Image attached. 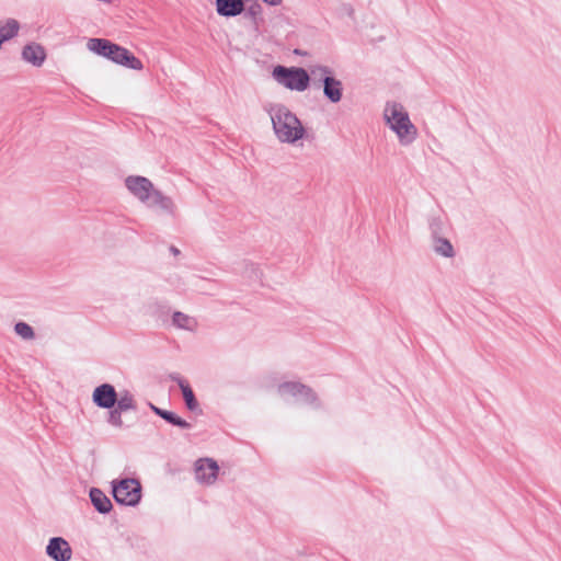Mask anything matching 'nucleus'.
<instances>
[{
    "mask_svg": "<svg viewBox=\"0 0 561 561\" xmlns=\"http://www.w3.org/2000/svg\"><path fill=\"white\" fill-rule=\"evenodd\" d=\"M274 134L276 138L283 144H295L302 139L306 135V129L297 117L287 106L279 103H270L265 105Z\"/></svg>",
    "mask_w": 561,
    "mask_h": 561,
    "instance_id": "f257e3e1",
    "label": "nucleus"
},
{
    "mask_svg": "<svg viewBox=\"0 0 561 561\" xmlns=\"http://www.w3.org/2000/svg\"><path fill=\"white\" fill-rule=\"evenodd\" d=\"M382 117L388 128L397 136L401 146H410L417 138V128L411 122L405 107L398 102H387Z\"/></svg>",
    "mask_w": 561,
    "mask_h": 561,
    "instance_id": "f03ea898",
    "label": "nucleus"
},
{
    "mask_svg": "<svg viewBox=\"0 0 561 561\" xmlns=\"http://www.w3.org/2000/svg\"><path fill=\"white\" fill-rule=\"evenodd\" d=\"M87 47L90 51L106 57L113 62L124 67L134 70H141L144 67L141 60L134 56L129 50L114 43H111L107 39L90 38L87 43Z\"/></svg>",
    "mask_w": 561,
    "mask_h": 561,
    "instance_id": "7ed1b4c3",
    "label": "nucleus"
},
{
    "mask_svg": "<svg viewBox=\"0 0 561 561\" xmlns=\"http://www.w3.org/2000/svg\"><path fill=\"white\" fill-rule=\"evenodd\" d=\"M273 79L284 88L304 92L309 88V72L300 67L276 66L272 71Z\"/></svg>",
    "mask_w": 561,
    "mask_h": 561,
    "instance_id": "20e7f679",
    "label": "nucleus"
},
{
    "mask_svg": "<svg viewBox=\"0 0 561 561\" xmlns=\"http://www.w3.org/2000/svg\"><path fill=\"white\" fill-rule=\"evenodd\" d=\"M113 496L119 504L135 506L141 499V485L136 479L113 481Z\"/></svg>",
    "mask_w": 561,
    "mask_h": 561,
    "instance_id": "39448f33",
    "label": "nucleus"
},
{
    "mask_svg": "<svg viewBox=\"0 0 561 561\" xmlns=\"http://www.w3.org/2000/svg\"><path fill=\"white\" fill-rule=\"evenodd\" d=\"M124 184L127 191L142 204L150 201L151 193L156 190L153 183L141 175H128Z\"/></svg>",
    "mask_w": 561,
    "mask_h": 561,
    "instance_id": "423d86ee",
    "label": "nucleus"
},
{
    "mask_svg": "<svg viewBox=\"0 0 561 561\" xmlns=\"http://www.w3.org/2000/svg\"><path fill=\"white\" fill-rule=\"evenodd\" d=\"M277 393L283 399L293 397L301 398L308 403H314L317 401V397L310 388L296 381H286L278 385Z\"/></svg>",
    "mask_w": 561,
    "mask_h": 561,
    "instance_id": "0eeeda50",
    "label": "nucleus"
},
{
    "mask_svg": "<svg viewBox=\"0 0 561 561\" xmlns=\"http://www.w3.org/2000/svg\"><path fill=\"white\" fill-rule=\"evenodd\" d=\"M219 467L211 458H201L195 462V478L206 485L213 484L218 476Z\"/></svg>",
    "mask_w": 561,
    "mask_h": 561,
    "instance_id": "6e6552de",
    "label": "nucleus"
},
{
    "mask_svg": "<svg viewBox=\"0 0 561 561\" xmlns=\"http://www.w3.org/2000/svg\"><path fill=\"white\" fill-rule=\"evenodd\" d=\"M21 58L24 62L39 68L44 65L47 58V53L42 44L30 42L22 47Z\"/></svg>",
    "mask_w": 561,
    "mask_h": 561,
    "instance_id": "1a4fd4ad",
    "label": "nucleus"
},
{
    "mask_svg": "<svg viewBox=\"0 0 561 561\" xmlns=\"http://www.w3.org/2000/svg\"><path fill=\"white\" fill-rule=\"evenodd\" d=\"M46 553L55 561H70L72 557L70 545L61 537H54L48 541Z\"/></svg>",
    "mask_w": 561,
    "mask_h": 561,
    "instance_id": "9d476101",
    "label": "nucleus"
},
{
    "mask_svg": "<svg viewBox=\"0 0 561 561\" xmlns=\"http://www.w3.org/2000/svg\"><path fill=\"white\" fill-rule=\"evenodd\" d=\"M144 204L149 208H157L160 213L167 216L174 217L176 215V205L174 201L170 196L164 195L158 188L151 193L150 201Z\"/></svg>",
    "mask_w": 561,
    "mask_h": 561,
    "instance_id": "9b49d317",
    "label": "nucleus"
},
{
    "mask_svg": "<svg viewBox=\"0 0 561 561\" xmlns=\"http://www.w3.org/2000/svg\"><path fill=\"white\" fill-rule=\"evenodd\" d=\"M93 402L102 409H112L117 401V392L110 383H102L92 393Z\"/></svg>",
    "mask_w": 561,
    "mask_h": 561,
    "instance_id": "f8f14e48",
    "label": "nucleus"
},
{
    "mask_svg": "<svg viewBox=\"0 0 561 561\" xmlns=\"http://www.w3.org/2000/svg\"><path fill=\"white\" fill-rule=\"evenodd\" d=\"M323 94L331 103H339L343 98V83L334 76L327 77L323 84Z\"/></svg>",
    "mask_w": 561,
    "mask_h": 561,
    "instance_id": "ddd939ff",
    "label": "nucleus"
},
{
    "mask_svg": "<svg viewBox=\"0 0 561 561\" xmlns=\"http://www.w3.org/2000/svg\"><path fill=\"white\" fill-rule=\"evenodd\" d=\"M217 13L221 16H236L243 12V0H216Z\"/></svg>",
    "mask_w": 561,
    "mask_h": 561,
    "instance_id": "4468645a",
    "label": "nucleus"
},
{
    "mask_svg": "<svg viewBox=\"0 0 561 561\" xmlns=\"http://www.w3.org/2000/svg\"><path fill=\"white\" fill-rule=\"evenodd\" d=\"M90 500L94 508L101 514L110 513L113 507L110 497L98 488L90 490Z\"/></svg>",
    "mask_w": 561,
    "mask_h": 561,
    "instance_id": "2eb2a0df",
    "label": "nucleus"
},
{
    "mask_svg": "<svg viewBox=\"0 0 561 561\" xmlns=\"http://www.w3.org/2000/svg\"><path fill=\"white\" fill-rule=\"evenodd\" d=\"M171 379L179 385L187 409L191 411H195L198 408V402L195 399L194 392L190 387L188 382L179 375H172Z\"/></svg>",
    "mask_w": 561,
    "mask_h": 561,
    "instance_id": "dca6fc26",
    "label": "nucleus"
},
{
    "mask_svg": "<svg viewBox=\"0 0 561 561\" xmlns=\"http://www.w3.org/2000/svg\"><path fill=\"white\" fill-rule=\"evenodd\" d=\"M172 324L178 329L186 330L190 332H194L198 328V321L196 318L181 311H175L172 314Z\"/></svg>",
    "mask_w": 561,
    "mask_h": 561,
    "instance_id": "f3484780",
    "label": "nucleus"
},
{
    "mask_svg": "<svg viewBox=\"0 0 561 561\" xmlns=\"http://www.w3.org/2000/svg\"><path fill=\"white\" fill-rule=\"evenodd\" d=\"M20 23L15 19H7L0 21V39L2 44L18 35Z\"/></svg>",
    "mask_w": 561,
    "mask_h": 561,
    "instance_id": "a211bd4d",
    "label": "nucleus"
},
{
    "mask_svg": "<svg viewBox=\"0 0 561 561\" xmlns=\"http://www.w3.org/2000/svg\"><path fill=\"white\" fill-rule=\"evenodd\" d=\"M310 80L312 79L314 83L319 82L324 84L327 77L333 76V69L329 66L324 65H312L309 68Z\"/></svg>",
    "mask_w": 561,
    "mask_h": 561,
    "instance_id": "6ab92c4d",
    "label": "nucleus"
},
{
    "mask_svg": "<svg viewBox=\"0 0 561 561\" xmlns=\"http://www.w3.org/2000/svg\"><path fill=\"white\" fill-rule=\"evenodd\" d=\"M433 250L436 254L444 257H454L455 255L453 244L449 242V240L442 237L434 238Z\"/></svg>",
    "mask_w": 561,
    "mask_h": 561,
    "instance_id": "aec40b11",
    "label": "nucleus"
},
{
    "mask_svg": "<svg viewBox=\"0 0 561 561\" xmlns=\"http://www.w3.org/2000/svg\"><path fill=\"white\" fill-rule=\"evenodd\" d=\"M116 404L117 405L115 409H117L122 412L136 409L134 397L128 391L121 392L119 396L117 394Z\"/></svg>",
    "mask_w": 561,
    "mask_h": 561,
    "instance_id": "412c9836",
    "label": "nucleus"
},
{
    "mask_svg": "<svg viewBox=\"0 0 561 561\" xmlns=\"http://www.w3.org/2000/svg\"><path fill=\"white\" fill-rule=\"evenodd\" d=\"M14 332L23 340H33L35 336L33 328L26 322H18L14 325Z\"/></svg>",
    "mask_w": 561,
    "mask_h": 561,
    "instance_id": "4be33fe9",
    "label": "nucleus"
},
{
    "mask_svg": "<svg viewBox=\"0 0 561 561\" xmlns=\"http://www.w3.org/2000/svg\"><path fill=\"white\" fill-rule=\"evenodd\" d=\"M161 417L167 422L176 425L181 428H188L191 426L190 423H187L185 420L181 419L180 416L170 411L161 413Z\"/></svg>",
    "mask_w": 561,
    "mask_h": 561,
    "instance_id": "5701e85b",
    "label": "nucleus"
},
{
    "mask_svg": "<svg viewBox=\"0 0 561 561\" xmlns=\"http://www.w3.org/2000/svg\"><path fill=\"white\" fill-rule=\"evenodd\" d=\"M108 423L115 427L123 426L122 411L114 409L108 414Z\"/></svg>",
    "mask_w": 561,
    "mask_h": 561,
    "instance_id": "b1692460",
    "label": "nucleus"
},
{
    "mask_svg": "<svg viewBox=\"0 0 561 561\" xmlns=\"http://www.w3.org/2000/svg\"><path fill=\"white\" fill-rule=\"evenodd\" d=\"M265 4L277 7L280 5L283 0H262Z\"/></svg>",
    "mask_w": 561,
    "mask_h": 561,
    "instance_id": "393cba45",
    "label": "nucleus"
},
{
    "mask_svg": "<svg viewBox=\"0 0 561 561\" xmlns=\"http://www.w3.org/2000/svg\"><path fill=\"white\" fill-rule=\"evenodd\" d=\"M150 408H151V409H152V411H153L157 415H159L160 417H161V413H164V412H165V410L159 409V408L154 407L153 404H150Z\"/></svg>",
    "mask_w": 561,
    "mask_h": 561,
    "instance_id": "a878e982",
    "label": "nucleus"
}]
</instances>
